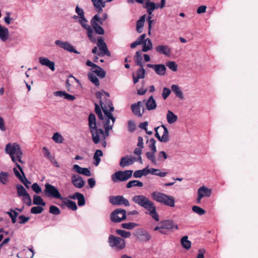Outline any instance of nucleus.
I'll return each mask as SVG.
<instances>
[{"mask_svg":"<svg viewBox=\"0 0 258 258\" xmlns=\"http://www.w3.org/2000/svg\"><path fill=\"white\" fill-rule=\"evenodd\" d=\"M5 150L6 153L10 156L12 161L16 164V168L23 174L21 165V164L23 163L22 160L23 153L20 145L16 143L8 144L6 146Z\"/></svg>","mask_w":258,"mask_h":258,"instance_id":"f257e3e1","label":"nucleus"},{"mask_svg":"<svg viewBox=\"0 0 258 258\" xmlns=\"http://www.w3.org/2000/svg\"><path fill=\"white\" fill-rule=\"evenodd\" d=\"M88 126L90 132L91 134L93 142L97 144L100 141V135H104V131L97 127L96 116L91 113L88 117Z\"/></svg>","mask_w":258,"mask_h":258,"instance_id":"f03ea898","label":"nucleus"},{"mask_svg":"<svg viewBox=\"0 0 258 258\" xmlns=\"http://www.w3.org/2000/svg\"><path fill=\"white\" fill-rule=\"evenodd\" d=\"M151 197L154 200L164 205L170 207L175 206V199L172 196L160 192L154 191L152 192Z\"/></svg>","mask_w":258,"mask_h":258,"instance_id":"7ed1b4c3","label":"nucleus"},{"mask_svg":"<svg viewBox=\"0 0 258 258\" xmlns=\"http://www.w3.org/2000/svg\"><path fill=\"white\" fill-rule=\"evenodd\" d=\"M99 103L105 116L108 119H111L113 121V123H114L115 117L113 116L112 112L114 111V108L111 100L109 99H106L104 102L100 100Z\"/></svg>","mask_w":258,"mask_h":258,"instance_id":"20e7f679","label":"nucleus"},{"mask_svg":"<svg viewBox=\"0 0 258 258\" xmlns=\"http://www.w3.org/2000/svg\"><path fill=\"white\" fill-rule=\"evenodd\" d=\"M155 137L161 142L167 143L169 140L167 128L164 125L155 128Z\"/></svg>","mask_w":258,"mask_h":258,"instance_id":"39448f33","label":"nucleus"},{"mask_svg":"<svg viewBox=\"0 0 258 258\" xmlns=\"http://www.w3.org/2000/svg\"><path fill=\"white\" fill-rule=\"evenodd\" d=\"M108 243L111 247H115L117 250H121L125 246V242L123 238L113 235H109Z\"/></svg>","mask_w":258,"mask_h":258,"instance_id":"423d86ee","label":"nucleus"},{"mask_svg":"<svg viewBox=\"0 0 258 258\" xmlns=\"http://www.w3.org/2000/svg\"><path fill=\"white\" fill-rule=\"evenodd\" d=\"M126 218V212L122 209H116L114 210L110 215V219L112 222L119 223Z\"/></svg>","mask_w":258,"mask_h":258,"instance_id":"0eeeda50","label":"nucleus"},{"mask_svg":"<svg viewBox=\"0 0 258 258\" xmlns=\"http://www.w3.org/2000/svg\"><path fill=\"white\" fill-rule=\"evenodd\" d=\"M133 172V171L131 170L118 171L111 175V179L114 182L118 181H126L132 177Z\"/></svg>","mask_w":258,"mask_h":258,"instance_id":"6e6552de","label":"nucleus"},{"mask_svg":"<svg viewBox=\"0 0 258 258\" xmlns=\"http://www.w3.org/2000/svg\"><path fill=\"white\" fill-rule=\"evenodd\" d=\"M44 193L48 197L60 200L64 199L59 193L57 188L48 183H46L45 185Z\"/></svg>","mask_w":258,"mask_h":258,"instance_id":"1a4fd4ad","label":"nucleus"},{"mask_svg":"<svg viewBox=\"0 0 258 258\" xmlns=\"http://www.w3.org/2000/svg\"><path fill=\"white\" fill-rule=\"evenodd\" d=\"M16 187L18 196L22 198L23 202L25 204L30 206L31 205V197L25 188L20 184L17 185Z\"/></svg>","mask_w":258,"mask_h":258,"instance_id":"9d476101","label":"nucleus"},{"mask_svg":"<svg viewBox=\"0 0 258 258\" xmlns=\"http://www.w3.org/2000/svg\"><path fill=\"white\" fill-rule=\"evenodd\" d=\"M109 202L113 205H124L130 206V202L122 196H111L109 198Z\"/></svg>","mask_w":258,"mask_h":258,"instance_id":"9b49d317","label":"nucleus"},{"mask_svg":"<svg viewBox=\"0 0 258 258\" xmlns=\"http://www.w3.org/2000/svg\"><path fill=\"white\" fill-rule=\"evenodd\" d=\"M145 100L143 101H138L137 103L133 104L131 105V109L135 115L138 116H142L144 111V105Z\"/></svg>","mask_w":258,"mask_h":258,"instance_id":"f8f14e48","label":"nucleus"},{"mask_svg":"<svg viewBox=\"0 0 258 258\" xmlns=\"http://www.w3.org/2000/svg\"><path fill=\"white\" fill-rule=\"evenodd\" d=\"M81 19L79 20V22L82 25V26L87 31V35L91 40V41L93 42H96V38L93 36V30L90 26L86 24L87 22V20L84 17L80 18Z\"/></svg>","mask_w":258,"mask_h":258,"instance_id":"ddd939ff","label":"nucleus"},{"mask_svg":"<svg viewBox=\"0 0 258 258\" xmlns=\"http://www.w3.org/2000/svg\"><path fill=\"white\" fill-rule=\"evenodd\" d=\"M54 43L55 45L69 52H74L76 54L80 53L79 51L76 50L74 47L67 41H62L59 40H56L55 41Z\"/></svg>","mask_w":258,"mask_h":258,"instance_id":"4468645a","label":"nucleus"},{"mask_svg":"<svg viewBox=\"0 0 258 258\" xmlns=\"http://www.w3.org/2000/svg\"><path fill=\"white\" fill-rule=\"evenodd\" d=\"M135 236L136 237L137 239L140 241L147 242L151 238L149 233L143 229H138L136 234H135Z\"/></svg>","mask_w":258,"mask_h":258,"instance_id":"2eb2a0df","label":"nucleus"},{"mask_svg":"<svg viewBox=\"0 0 258 258\" xmlns=\"http://www.w3.org/2000/svg\"><path fill=\"white\" fill-rule=\"evenodd\" d=\"M149 212V214L156 221H159V215L156 211V207L154 204L150 201V203L144 208Z\"/></svg>","mask_w":258,"mask_h":258,"instance_id":"dca6fc26","label":"nucleus"},{"mask_svg":"<svg viewBox=\"0 0 258 258\" xmlns=\"http://www.w3.org/2000/svg\"><path fill=\"white\" fill-rule=\"evenodd\" d=\"M132 200L136 204L143 207L144 208L150 203V200L146 197L143 195H139L134 196Z\"/></svg>","mask_w":258,"mask_h":258,"instance_id":"f3484780","label":"nucleus"},{"mask_svg":"<svg viewBox=\"0 0 258 258\" xmlns=\"http://www.w3.org/2000/svg\"><path fill=\"white\" fill-rule=\"evenodd\" d=\"M147 67L153 69L156 73L160 76H164L166 74V68L164 64H152L149 63L147 64Z\"/></svg>","mask_w":258,"mask_h":258,"instance_id":"a211bd4d","label":"nucleus"},{"mask_svg":"<svg viewBox=\"0 0 258 258\" xmlns=\"http://www.w3.org/2000/svg\"><path fill=\"white\" fill-rule=\"evenodd\" d=\"M71 180L72 184L77 188H82L85 185V181L82 177L78 175L73 174Z\"/></svg>","mask_w":258,"mask_h":258,"instance_id":"6ab92c4d","label":"nucleus"},{"mask_svg":"<svg viewBox=\"0 0 258 258\" xmlns=\"http://www.w3.org/2000/svg\"><path fill=\"white\" fill-rule=\"evenodd\" d=\"M13 171L15 176L20 179V180L25 185L27 188H29L30 187H32L31 183L27 180V179L24 176V173H22L23 176H21L20 174L21 172L16 168H14Z\"/></svg>","mask_w":258,"mask_h":258,"instance_id":"aec40b11","label":"nucleus"},{"mask_svg":"<svg viewBox=\"0 0 258 258\" xmlns=\"http://www.w3.org/2000/svg\"><path fill=\"white\" fill-rule=\"evenodd\" d=\"M135 161V158L126 155L122 157L120 161L119 165L121 167H124L132 165Z\"/></svg>","mask_w":258,"mask_h":258,"instance_id":"412c9836","label":"nucleus"},{"mask_svg":"<svg viewBox=\"0 0 258 258\" xmlns=\"http://www.w3.org/2000/svg\"><path fill=\"white\" fill-rule=\"evenodd\" d=\"M155 50L158 53L163 54L167 56H169L171 55V49L168 45H158L155 47Z\"/></svg>","mask_w":258,"mask_h":258,"instance_id":"4be33fe9","label":"nucleus"},{"mask_svg":"<svg viewBox=\"0 0 258 258\" xmlns=\"http://www.w3.org/2000/svg\"><path fill=\"white\" fill-rule=\"evenodd\" d=\"M40 63L49 68L52 71L55 70V64L53 61H50L48 58L44 57H39Z\"/></svg>","mask_w":258,"mask_h":258,"instance_id":"5701e85b","label":"nucleus"},{"mask_svg":"<svg viewBox=\"0 0 258 258\" xmlns=\"http://www.w3.org/2000/svg\"><path fill=\"white\" fill-rule=\"evenodd\" d=\"M73 169L79 174H82L87 176H90L91 175V172L89 169L87 168H82L77 164L73 166Z\"/></svg>","mask_w":258,"mask_h":258,"instance_id":"b1692460","label":"nucleus"},{"mask_svg":"<svg viewBox=\"0 0 258 258\" xmlns=\"http://www.w3.org/2000/svg\"><path fill=\"white\" fill-rule=\"evenodd\" d=\"M96 10L98 13L102 12V8L105 7L106 2L103 0H91Z\"/></svg>","mask_w":258,"mask_h":258,"instance_id":"393cba45","label":"nucleus"},{"mask_svg":"<svg viewBox=\"0 0 258 258\" xmlns=\"http://www.w3.org/2000/svg\"><path fill=\"white\" fill-rule=\"evenodd\" d=\"M9 36V31L7 28L0 24V39L3 41L7 40Z\"/></svg>","mask_w":258,"mask_h":258,"instance_id":"a878e982","label":"nucleus"},{"mask_svg":"<svg viewBox=\"0 0 258 258\" xmlns=\"http://www.w3.org/2000/svg\"><path fill=\"white\" fill-rule=\"evenodd\" d=\"M62 200V205H65L66 207H67L69 209L73 210V211H76L78 209L77 206L76 204V203L74 201L69 200H66L64 198Z\"/></svg>","mask_w":258,"mask_h":258,"instance_id":"bb28decb","label":"nucleus"},{"mask_svg":"<svg viewBox=\"0 0 258 258\" xmlns=\"http://www.w3.org/2000/svg\"><path fill=\"white\" fill-rule=\"evenodd\" d=\"M146 108L148 110L155 109L156 107V103L153 96H150L146 102Z\"/></svg>","mask_w":258,"mask_h":258,"instance_id":"cd10ccee","label":"nucleus"},{"mask_svg":"<svg viewBox=\"0 0 258 258\" xmlns=\"http://www.w3.org/2000/svg\"><path fill=\"white\" fill-rule=\"evenodd\" d=\"M92 73L96 74L99 78H104L106 75V72L101 67L97 66L94 69H91Z\"/></svg>","mask_w":258,"mask_h":258,"instance_id":"c85d7f7f","label":"nucleus"},{"mask_svg":"<svg viewBox=\"0 0 258 258\" xmlns=\"http://www.w3.org/2000/svg\"><path fill=\"white\" fill-rule=\"evenodd\" d=\"M198 194H202L203 195V197H209L212 194V190L210 188H208L205 186L200 187L198 190Z\"/></svg>","mask_w":258,"mask_h":258,"instance_id":"c756f323","label":"nucleus"},{"mask_svg":"<svg viewBox=\"0 0 258 258\" xmlns=\"http://www.w3.org/2000/svg\"><path fill=\"white\" fill-rule=\"evenodd\" d=\"M171 90L174 93L176 96L180 99H183V95L180 88L177 85H172L171 86Z\"/></svg>","mask_w":258,"mask_h":258,"instance_id":"7c9ffc66","label":"nucleus"},{"mask_svg":"<svg viewBox=\"0 0 258 258\" xmlns=\"http://www.w3.org/2000/svg\"><path fill=\"white\" fill-rule=\"evenodd\" d=\"M146 15H144L140 17V19L137 22L136 29L138 33H141L143 31V27L144 25Z\"/></svg>","mask_w":258,"mask_h":258,"instance_id":"2f4dec72","label":"nucleus"},{"mask_svg":"<svg viewBox=\"0 0 258 258\" xmlns=\"http://www.w3.org/2000/svg\"><path fill=\"white\" fill-rule=\"evenodd\" d=\"M166 118L168 122L170 124H172L175 122L177 120V116L170 110L168 111Z\"/></svg>","mask_w":258,"mask_h":258,"instance_id":"473e14b6","label":"nucleus"},{"mask_svg":"<svg viewBox=\"0 0 258 258\" xmlns=\"http://www.w3.org/2000/svg\"><path fill=\"white\" fill-rule=\"evenodd\" d=\"M9 181V173L7 172L1 171L0 172V182L3 184L6 185Z\"/></svg>","mask_w":258,"mask_h":258,"instance_id":"72a5a7b5","label":"nucleus"},{"mask_svg":"<svg viewBox=\"0 0 258 258\" xmlns=\"http://www.w3.org/2000/svg\"><path fill=\"white\" fill-rule=\"evenodd\" d=\"M114 123L113 122L111 124H110V119L107 118V120L104 123L105 132H104V135H102L103 137L104 140L105 139V137L109 135V131L112 129V126Z\"/></svg>","mask_w":258,"mask_h":258,"instance_id":"f704fd0d","label":"nucleus"},{"mask_svg":"<svg viewBox=\"0 0 258 258\" xmlns=\"http://www.w3.org/2000/svg\"><path fill=\"white\" fill-rule=\"evenodd\" d=\"M92 28L94 29L95 32L99 35H103L104 31L103 28L100 26L97 23H95L94 21L91 22Z\"/></svg>","mask_w":258,"mask_h":258,"instance_id":"c9c22d12","label":"nucleus"},{"mask_svg":"<svg viewBox=\"0 0 258 258\" xmlns=\"http://www.w3.org/2000/svg\"><path fill=\"white\" fill-rule=\"evenodd\" d=\"M160 224L163 227V228L167 230L172 229L174 228V224L171 220H165L160 222Z\"/></svg>","mask_w":258,"mask_h":258,"instance_id":"e433bc0d","label":"nucleus"},{"mask_svg":"<svg viewBox=\"0 0 258 258\" xmlns=\"http://www.w3.org/2000/svg\"><path fill=\"white\" fill-rule=\"evenodd\" d=\"M134 60L136 65L140 67H143V64L142 62V57L141 56V52L140 51H138L136 52V54L134 56Z\"/></svg>","mask_w":258,"mask_h":258,"instance_id":"4c0bfd02","label":"nucleus"},{"mask_svg":"<svg viewBox=\"0 0 258 258\" xmlns=\"http://www.w3.org/2000/svg\"><path fill=\"white\" fill-rule=\"evenodd\" d=\"M143 45L142 51L144 52H147L152 49L153 44L151 40L149 38L146 39V42L144 43Z\"/></svg>","mask_w":258,"mask_h":258,"instance_id":"58836bf2","label":"nucleus"},{"mask_svg":"<svg viewBox=\"0 0 258 258\" xmlns=\"http://www.w3.org/2000/svg\"><path fill=\"white\" fill-rule=\"evenodd\" d=\"M188 236H184L181 239V244L183 247L189 249L191 247V242L188 240Z\"/></svg>","mask_w":258,"mask_h":258,"instance_id":"ea45409f","label":"nucleus"},{"mask_svg":"<svg viewBox=\"0 0 258 258\" xmlns=\"http://www.w3.org/2000/svg\"><path fill=\"white\" fill-rule=\"evenodd\" d=\"M33 204L42 206H45L46 205L42 198L37 195L33 196Z\"/></svg>","mask_w":258,"mask_h":258,"instance_id":"a19ab883","label":"nucleus"},{"mask_svg":"<svg viewBox=\"0 0 258 258\" xmlns=\"http://www.w3.org/2000/svg\"><path fill=\"white\" fill-rule=\"evenodd\" d=\"M143 186V182L138 180H131L130 181L126 184V187L128 188H131L134 186L142 187Z\"/></svg>","mask_w":258,"mask_h":258,"instance_id":"79ce46f5","label":"nucleus"},{"mask_svg":"<svg viewBox=\"0 0 258 258\" xmlns=\"http://www.w3.org/2000/svg\"><path fill=\"white\" fill-rule=\"evenodd\" d=\"M88 76L89 80L95 86H98L99 85V81L94 74L92 73H89L88 74Z\"/></svg>","mask_w":258,"mask_h":258,"instance_id":"37998d69","label":"nucleus"},{"mask_svg":"<svg viewBox=\"0 0 258 258\" xmlns=\"http://www.w3.org/2000/svg\"><path fill=\"white\" fill-rule=\"evenodd\" d=\"M156 152H148L146 153V155L148 159L150 160L151 162L154 164H157V159H156L155 157V153Z\"/></svg>","mask_w":258,"mask_h":258,"instance_id":"c03bdc74","label":"nucleus"},{"mask_svg":"<svg viewBox=\"0 0 258 258\" xmlns=\"http://www.w3.org/2000/svg\"><path fill=\"white\" fill-rule=\"evenodd\" d=\"M52 139L56 143H62L64 140L63 137L58 133H54Z\"/></svg>","mask_w":258,"mask_h":258,"instance_id":"a18cd8bd","label":"nucleus"},{"mask_svg":"<svg viewBox=\"0 0 258 258\" xmlns=\"http://www.w3.org/2000/svg\"><path fill=\"white\" fill-rule=\"evenodd\" d=\"M116 233L124 238H129L131 236V233L130 231H126L123 230L117 229Z\"/></svg>","mask_w":258,"mask_h":258,"instance_id":"49530a36","label":"nucleus"},{"mask_svg":"<svg viewBox=\"0 0 258 258\" xmlns=\"http://www.w3.org/2000/svg\"><path fill=\"white\" fill-rule=\"evenodd\" d=\"M97 46L101 51L107 48L106 44L104 42V40L101 37L98 39Z\"/></svg>","mask_w":258,"mask_h":258,"instance_id":"de8ad7c7","label":"nucleus"},{"mask_svg":"<svg viewBox=\"0 0 258 258\" xmlns=\"http://www.w3.org/2000/svg\"><path fill=\"white\" fill-rule=\"evenodd\" d=\"M147 10L148 14L150 15L148 17L147 21H148V34H151V27H152V22H153V21L151 20L152 17H151V15H152L153 11H151V10H148V9H147Z\"/></svg>","mask_w":258,"mask_h":258,"instance_id":"09e8293b","label":"nucleus"},{"mask_svg":"<svg viewBox=\"0 0 258 258\" xmlns=\"http://www.w3.org/2000/svg\"><path fill=\"white\" fill-rule=\"evenodd\" d=\"M95 111L100 120H102L104 119L100 105L96 103H95Z\"/></svg>","mask_w":258,"mask_h":258,"instance_id":"8fccbe9b","label":"nucleus"},{"mask_svg":"<svg viewBox=\"0 0 258 258\" xmlns=\"http://www.w3.org/2000/svg\"><path fill=\"white\" fill-rule=\"evenodd\" d=\"M49 212L50 213L54 215H58L60 214V210L56 206L53 205L50 206Z\"/></svg>","mask_w":258,"mask_h":258,"instance_id":"3c124183","label":"nucleus"},{"mask_svg":"<svg viewBox=\"0 0 258 258\" xmlns=\"http://www.w3.org/2000/svg\"><path fill=\"white\" fill-rule=\"evenodd\" d=\"M138 224L135 223L130 222V223H124L121 224V227L126 229H132L137 226Z\"/></svg>","mask_w":258,"mask_h":258,"instance_id":"603ef678","label":"nucleus"},{"mask_svg":"<svg viewBox=\"0 0 258 258\" xmlns=\"http://www.w3.org/2000/svg\"><path fill=\"white\" fill-rule=\"evenodd\" d=\"M29 255V256L24 257L23 258H32V249L29 248V249H25L17 254V256L19 257V255Z\"/></svg>","mask_w":258,"mask_h":258,"instance_id":"864d4df0","label":"nucleus"},{"mask_svg":"<svg viewBox=\"0 0 258 258\" xmlns=\"http://www.w3.org/2000/svg\"><path fill=\"white\" fill-rule=\"evenodd\" d=\"M43 151L44 156L49 159L51 162H53V160H54V157L52 156L48 149L44 147L43 148Z\"/></svg>","mask_w":258,"mask_h":258,"instance_id":"5fc2aeb1","label":"nucleus"},{"mask_svg":"<svg viewBox=\"0 0 258 258\" xmlns=\"http://www.w3.org/2000/svg\"><path fill=\"white\" fill-rule=\"evenodd\" d=\"M166 66L173 72L177 71V65L173 61H169L166 63Z\"/></svg>","mask_w":258,"mask_h":258,"instance_id":"6e6d98bb","label":"nucleus"},{"mask_svg":"<svg viewBox=\"0 0 258 258\" xmlns=\"http://www.w3.org/2000/svg\"><path fill=\"white\" fill-rule=\"evenodd\" d=\"M192 210L199 215H203L206 213V211L203 209L197 206H192Z\"/></svg>","mask_w":258,"mask_h":258,"instance_id":"4d7b16f0","label":"nucleus"},{"mask_svg":"<svg viewBox=\"0 0 258 258\" xmlns=\"http://www.w3.org/2000/svg\"><path fill=\"white\" fill-rule=\"evenodd\" d=\"M8 214H9V216L11 218L12 222L13 223H16V218L18 215V213L16 212L15 211L13 210H11L9 212H7Z\"/></svg>","mask_w":258,"mask_h":258,"instance_id":"13d9d810","label":"nucleus"},{"mask_svg":"<svg viewBox=\"0 0 258 258\" xmlns=\"http://www.w3.org/2000/svg\"><path fill=\"white\" fill-rule=\"evenodd\" d=\"M156 141L154 139L151 138L149 141V148L152 151L156 152Z\"/></svg>","mask_w":258,"mask_h":258,"instance_id":"bf43d9fd","label":"nucleus"},{"mask_svg":"<svg viewBox=\"0 0 258 258\" xmlns=\"http://www.w3.org/2000/svg\"><path fill=\"white\" fill-rule=\"evenodd\" d=\"M145 8L154 11L155 9H156V7H155V3L154 2H149L148 1V2H147L145 4Z\"/></svg>","mask_w":258,"mask_h":258,"instance_id":"052dcab7","label":"nucleus"},{"mask_svg":"<svg viewBox=\"0 0 258 258\" xmlns=\"http://www.w3.org/2000/svg\"><path fill=\"white\" fill-rule=\"evenodd\" d=\"M167 158V155L164 151L159 152L157 157V161H164Z\"/></svg>","mask_w":258,"mask_h":258,"instance_id":"680f3d73","label":"nucleus"},{"mask_svg":"<svg viewBox=\"0 0 258 258\" xmlns=\"http://www.w3.org/2000/svg\"><path fill=\"white\" fill-rule=\"evenodd\" d=\"M171 90L166 87H164L163 89V92L162 94V97L164 100H165L169 96Z\"/></svg>","mask_w":258,"mask_h":258,"instance_id":"e2e57ef3","label":"nucleus"},{"mask_svg":"<svg viewBox=\"0 0 258 258\" xmlns=\"http://www.w3.org/2000/svg\"><path fill=\"white\" fill-rule=\"evenodd\" d=\"M79 206H83L85 205V199L84 195L81 194L77 199Z\"/></svg>","mask_w":258,"mask_h":258,"instance_id":"0e129e2a","label":"nucleus"},{"mask_svg":"<svg viewBox=\"0 0 258 258\" xmlns=\"http://www.w3.org/2000/svg\"><path fill=\"white\" fill-rule=\"evenodd\" d=\"M137 76L141 79H144L145 76V70L143 67H140L137 72Z\"/></svg>","mask_w":258,"mask_h":258,"instance_id":"69168bd1","label":"nucleus"},{"mask_svg":"<svg viewBox=\"0 0 258 258\" xmlns=\"http://www.w3.org/2000/svg\"><path fill=\"white\" fill-rule=\"evenodd\" d=\"M94 21L95 23H97L98 24L102 25L103 20L102 18H100L98 14L95 15L93 18L91 19V22Z\"/></svg>","mask_w":258,"mask_h":258,"instance_id":"338daca9","label":"nucleus"},{"mask_svg":"<svg viewBox=\"0 0 258 258\" xmlns=\"http://www.w3.org/2000/svg\"><path fill=\"white\" fill-rule=\"evenodd\" d=\"M136 129V124L134 121L129 120L128 121V130L130 132H133Z\"/></svg>","mask_w":258,"mask_h":258,"instance_id":"774afa93","label":"nucleus"}]
</instances>
